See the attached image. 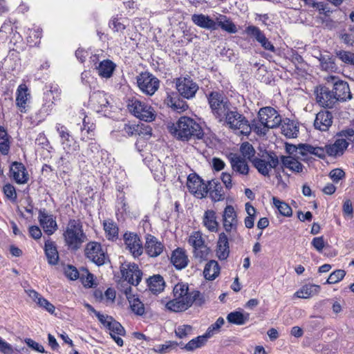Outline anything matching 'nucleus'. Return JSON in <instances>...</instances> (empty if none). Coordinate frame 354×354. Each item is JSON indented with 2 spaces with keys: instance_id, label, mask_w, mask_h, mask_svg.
Masks as SVG:
<instances>
[{
  "instance_id": "f257e3e1",
  "label": "nucleus",
  "mask_w": 354,
  "mask_h": 354,
  "mask_svg": "<svg viewBox=\"0 0 354 354\" xmlns=\"http://www.w3.org/2000/svg\"><path fill=\"white\" fill-rule=\"evenodd\" d=\"M174 299L167 302L165 307L172 312H183L191 307L203 306L207 298L196 290H189V286L185 283H178L173 289Z\"/></svg>"
},
{
  "instance_id": "f03ea898",
  "label": "nucleus",
  "mask_w": 354,
  "mask_h": 354,
  "mask_svg": "<svg viewBox=\"0 0 354 354\" xmlns=\"http://www.w3.org/2000/svg\"><path fill=\"white\" fill-rule=\"evenodd\" d=\"M165 126L171 135L183 141L192 138L201 139L204 135L200 124L187 116L180 117L176 123L168 122Z\"/></svg>"
},
{
  "instance_id": "7ed1b4c3",
  "label": "nucleus",
  "mask_w": 354,
  "mask_h": 354,
  "mask_svg": "<svg viewBox=\"0 0 354 354\" xmlns=\"http://www.w3.org/2000/svg\"><path fill=\"white\" fill-rule=\"evenodd\" d=\"M228 129L241 134L248 135L252 130L250 122L243 113L233 105L227 110L226 113L218 120Z\"/></svg>"
},
{
  "instance_id": "20e7f679",
  "label": "nucleus",
  "mask_w": 354,
  "mask_h": 354,
  "mask_svg": "<svg viewBox=\"0 0 354 354\" xmlns=\"http://www.w3.org/2000/svg\"><path fill=\"white\" fill-rule=\"evenodd\" d=\"M65 245L68 249L77 251L86 240V236L80 221L70 219L63 233Z\"/></svg>"
},
{
  "instance_id": "39448f33",
  "label": "nucleus",
  "mask_w": 354,
  "mask_h": 354,
  "mask_svg": "<svg viewBox=\"0 0 354 354\" xmlns=\"http://www.w3.org/2000/svg\"><path fill=\"white\" fill-rule=\"evenodd\" d=\"M252 164L258 172L263 176L269 177L272 169H276L279 164V159L275 152L265 151L262 154L252 160Z\"/></svg>"
},
{
  "instance_id": "423d86ee",
  "label": "nucleus",
  "mask_w": 354,
  "mask_h": 354,
  "mask_svg": "<svg viewBox=\"0 0 354 354\" xmlns=\"http://www.w3.org/2000/svg\"><path fill=\"white\" fill-rule=\"evenodd\" d=\"M211 112L217 121L232 104L222 91H213L206 95Z\"/></svg>"
},
{
  "instance_id": "0eeeda50",
  "label": "nucleus",
  "mask_w": 354,
  "mask_h": 354,
  "mask_svg": "<svg viewBox=\"0 0 354 354\" xmlns=\"http://www.w3.org/2000/svg\"><path fill=\"white\" fill-rule=\"evenodd\" d=\"M188 243L193 247V252L196 258L200 260L207 259L209 249L205 244L203 234L201 232H193L189 237Z\"/></svg>"
},
{
  "instance_id": "6e6552de",
  "label": "nucleus",
  "mask_w": 354,
  "mask_h": 354,
  "mask_svg": "<svg viewBox=\"0 0 354 354\" xmlns=\"http://www.w3.org/2000/svg\"><path fill=\"white\" fill-rule=\"evenodd\" d=\"M84 253L87 259L98 266L104 265L108 259V256L102 250L101 244L96 241L88 243L86 245Z\"/></svg>"
},
{
  "instance_id": "1a4fd4ad",
  "label": "nucleus",
  "mask_w": 354,
  "mask_h": 354,
  "mask_svg": "<svg viewBox=\"0 0 354 354\" xmlns=\"http://www.w3.org/2000/svg\"><path fill=\"white\" fill-rule=\"evenodd\" d=\"M259 118L261 124L267 129L276 128L281 124V117L273 108L266 106L259 111Z\"/></svg>"
},
{
  "instance_id": "9d476101",
  "label": "nucleus",
  "mask_w": 354,
  "mask_h": 354,
  "mask_svg": "<svg viewBox=\"0 0 354 354\" xmlns=\"http://www.w3.org/2000/svg\"><path fill=\"white\" fill-rule=\"evenodd\" d=\"M55 129L59 134L61 145L67 153H70L79 150V145L73 138L70 131L66 126L60 123H57L55 125Z\"/></svg>"
},
{
  "instance_id": "9b49d317",
  "label": "nucleus",
  "mask_w": 354,
  "mask_h": 354,
  "mask_svg": "<svg viewBox=\"0 0 354 354\" xmlns=\"http://www.w3.org/2000/svg\"><path fill=\"white\" fill-rule=\"evenodd\" d=\"M176 88L180 95L187 100L195 97L199 86L190 77H181L176 80Z\"/></svg>"
},
{
  "instance_id": "f8f14e48",
  "label": "nucleus",
  "mask_w": 354,
  "mask_h": 354,
  "mask_svg": "<svg viewBox=\"0 0 354 354\" xmlns=\"http://www.w3.org/2000/svg\"><path fill=\"white\" fill-rule=\"evenodd\" d=\"M187 187L190 193L198 198L205 197L208 193V186L196 174H191L188 176Z\"/></svg>"
},
{
  "instance_id": "ddd939ff",
  "label": "nucleus",
  "mask_w": 354,
  "mask_h": 354,
  "mask_svg": "<svg viewBox=\"0 0 354 354\" xmlns=\"http://www.w3.org/2000/svg\"><path fill=\"white\" fill-rule=\"evenodd\" d=\"M128 109L136 118L145 122L155 120V116L151 111V107L142 103L140 101L132 100L128 104Z\"/></svg>"
},
{
  "instance_id": "4468645a",
  "label": "nucleus",
  "mask_w": 354,
  "mask_h": 354,
  "mask_svg": "<svg viewBox=\"0 0 354 354\" xmlns=\"http://www.w3.org/2000/svg\"><path fill=\"white\" fill-rule=\"evenodd\" d=\"M327 82H331L333 84L334 95L337 101H346L352 98L350 88L346 82L338 80L335 76L328 77Z\"/></svg>"
},
{
  "instance_id": "2eb2a0df",
  "label": "nucleus",
  "mask_w": 354,
  "mask_h": 354,
  "mask_svg": "<svg viewBox=\"0 0 354 354\" xmlns=\"http://www.w3.org/2000/svg\"><path fill=\"white\" fill-rule=\"evenodd\" d=\"M9 176L19 185L26 184L29 180V175L25 165L15 161L10 166Z\"/></svg>"
},
{
  "instance_id": "dca6fc26",
  "label": "nucleus",
  "mask_w": 354,
  "mask_h": 354,
  "mask_svg": "<svg viewBox=\"0 0 354 354\" xmlns=\"http://www.w3.org/2000/svg\"><path fill=\"white\" fill-rule=\"evenodd\" d=\"M127 249L134 257H138L143 252V247L140 237L133 232H127L123 235Z\"/></svg>"
},
{
  "instance_id": "f3484780",
  "label": "nucleus",
  "mask_w": 354,
  "mask_h": 354,
  "mask_svg": "<svg viewBox=\"0 0 354 354\" xmlns=\"http://www.w3.org/2000/svg\"><path fill=\"white\" fill-rule=\"evenodd\" d=\"M223 225L227 233L236 232L238 225L236 213L232 205H227L223 214Z\"/></svg>"
},
{
  "instance_id": "a211bd4d",
  "label": "nucleus",
  "mask_w": 354,
  "mask_h": 354,
  "mask_svg": "<svg viewBox=\"0 0 354 354\" xmlns=\"http://www.w3.org/2000/svg\"><path fill=\"white\" fill-rule=\"evenodd\" d=\"M317 103L323 107L331 109L337 102L333 92L326 86H321L316 91Z\"/></svg>"
},
{
  "instance_id": "6ab92c4d",
  "label": "nucleus",
  "mask_w": 354,
  "mask_h": 354,
  "mask_svg": "<svg viewBox=\"0 0 354 354\" xmlns=\"http://www.w3.org/2000/svg\"><path fill=\"white\" fill-rule=\"evenodd\" d=\"M121 274L122 278L128 282V283L137 286L141 281L142 273L136 263H130L127 266V268L122 267L121 268Z\"/></svg>"
},
{
  "instance_id": "aec40b11",
  "label": "nucleus",
  "mask_w": 354,
  "mask_h": 354,
  "mask_svg": "<svg viewBox=\"0 0 354 354\" xmlns=\"http://www.w3.org/2000/svg\"><path fill=\"white\" fill-rule=\"evenodd\" d=\"M137 83L140 89L147 95H152L155 93V80L152 74L141 73L137 77Z\"/></svg>"
},
{
  "instance_id": "412c9836",
  "label": "nucleus",
  "mask_w": 354,
  "mask_h": 354,
  "mask_svg": "<svg viewBox=\"0 0 354 354\" xmlns=\"http://www.w3.org/2000/svg\"><path fill=\"white\" fill-rule=\"evenodd\" d=\"M245 32L248 35L254 37L265 50L271 52L275 51L273 44L266 37L264 33L258 27L249 26L246 28Z\"/></svg>"
},
{
  "instance_id": "4be33fe9",
  "label": "nucleus",
  "mask_w": 354,
  "mask_h": 354,
  "mask_svg": "<svg viewBox=\"0 0 354 354\" xmlns=\"http://www.w3.org/2000/svg\"><path fill=\"white\" fill-rule=\"evenodd\" d=\"M39 221L44 232L48 235L53 234L57 229L53 216L48 214L45 209H39Z\"/></svg>"
},
{
  "instance_id": "5701e85b",
  "label": "nucleus",
  "mask_w": 354,
  "mask_h": 354,
  "mask_svg": "<svg viewBox=\"0 0 354 354\" xmlns=\"http://www.w3.org/2000/svg\"><path fill=\"white\" fill-rule=\"evenodd\" d=\"M230 162L233 171L240 175L247 176L249 174V165L244 158L237 154H231Z\"/></svg>"
},
{
  "instance_id": "b1692460",
  "label": "nucleus",
  "mask_w": 354,
  "mask_h": 354,
  "mask_svg": "<svg viewBox=\"0 0 354 354\" xmlns=\"http://www.w3.org/2000/svg\"><path fill=\"white\" fill-rule=\"evenodd\" d=\"M348 146V142L344 138L337 139L332 145H326L324 148L325 149V155L328 154L329 156H340Z\"/></svg>"
},
{
  "instance_id": "393cba45",
  "label": "nucleus",
  "mask_w": 354,
  "mask_h": 354,
  "mask_svg": "<svg viewBox=\"0 0 354 354\" xmlns=\"http://www.w3.org/2000/svg\"><path fill=\"white\" fill-rule=\"evenodd\" d=\"M332 123L333 116L331 113L328 111H322L316 115L314 127L317 129L326 131L331 126Z\"/></svg>"
},
{
  "instance_id": "a878e982",
  "label": "nucleus",
  "mask_w": 354,
  "mask_h": 354,
  "mask_svg": "<svg viewBox=\"0 0 354 354\" xmlns=\"http://www.w3.org/2000/svg\"><path fill=\"white\" fill-rule=\"evenodd\" d=\"M192 21L197 26L210 30H216V21L209 16L203 14H194L192 15Z\"/></svg>"
},
{
  "instance_id": "bb28decb",
  "label": "nucleus",
  "mask_w": 354,
  "mask_h": 354,
  "mask_svg": "<svg viewBox=\"0 0 354 354\" xmlns=\"http://www.w3.org/2000/svg\"><path fill=\"white\" fill-rule=\"evenodd\" d=\"M216 256L220 260H225L230 254V246L227 236L221 232L219 234L216 245Z\"/></svg>"
},
{
  "instance_id": "cd10ccee",
  "label": "nucleus",
  "mask_w": 354,
  "mask_h": 354,
  "mask_svg": "<svg viewBox=\"0 0 354 354\" xmlns=\"http://www.w3.org/2000/svg\"><path fill=\"white\" fill-rule=\"evenodd\" d=\"M44 252L48 263L50 265L55 266L58 263L59 257L56 244L54 241L47 240L44 245Z\"/></svg>"
},
{
  "instance_id": "c85d7f7f",
  "label": "nucleus",
  "mask_w": 354,
  "mask_h": 354,
  "mask_svg": "<svg viewBox=\"0 0 354 354\" xmlns=\"http://www.w3.org/2000/svg\"><path fill=\"white\" fill-rule=\"evenodd\" d=\"M165 102L168 106L178 113L185 111L188 109L187 103L177 95L173 96L168 95Z\"/></svg>"
},
{
  "instance_id": "c756f323",
  "label": "nucleus",
  "mask_w": 354,
  "mask_h": 354,
  "mask_svg": "<svg viewBox=\"0 0 354 354\" xmlns=\"http://www.w3.org/2000/svg\"><path fill=\"white\" fill-rule=\"evenodd\" d=\"M320 286L315 284H306L299 289L295 294L294 297L301 299H308L317 295L320 291Z\"/></svg>"
},
{
  "instance_id": "7c9ffc66",
  "label": "nucleus",
  "mask_w": 354,
  "mask_h": 354,
  "mask_svg": "<svg viewBox=\"0 0 354 354\" xmlns=\"http://www.w3.org/2000/svg\"><path fill=\"white\" fill-rule=\"evenodd\" d=\"M171 261L176 269L181 270L187 266L189 260L185 252L178 248L173 252Z\"/></svg>"
},
{
  "instance_id": "2f4dec72",
  "label": "nucleus",
  "mask_w": 354,
  "mask_h": 354,
  "mask_svg": "<svg viewBox=\"0 0 354 354\" xmlns=\"http://www.w3.org/2000/svg\"><path fill=\"white\" fill-rule=\"evenodd\" d=\"M299 154L302 156L308 154L315 155L320 158H325V149L323 147H313L308 144L299 145Z\"/></svg>"
},
{
  "instance_id": "473e14b6",
  "label": "nucleus",
  "mask_w": 354,
  "mask_h": 354,
  "mask_svg": "<svg viewBox=\"0 0 354 354\" xmlns=\"http://www.w3.org/2000/svg\"><path fill=\"white\" fill-rule=\"evenodd\" d=\"M131 287L129 286L125 288L124 294L130 303L132 311L138 315H142L145 312L144 305L139 299L134 298V296L131 294Z\"/></svg>"
},
{
  "instance_id": "72a5a7b5",
  "label": "nucleus",
  "mask_w": 354,
  "mask_h": 354,
  "mask_svg": "<svg viewBox=\"0 0 354 354\" xmlns=\"http://www.w3.org/2000/svg\"><path fill=\"white\" fill-rule=\"evenodd\" d=\"M203 224L209 232H217L218 223L216 212L212 209L206 210L203 217Z\"/></svg>"
},
{
  "instance_id": "f704fd0d",
  "label": "nucleus",
  "mask_w": 354,
  "mask_h": 354,
  "mask_svg": "<svg viewBox=\"0 0 354 354\" xmlns=\"http://www.w3.org/2000/svg\"><path fill=\"white\" fill-rule=\"evenodd\" d=\"M109 331L111 338L115 342V343L119 346H122L124 342L122 339L119 336H124L126 331L121 324L115 319V321H113L112 323V326Z\"/></svg>"
},
{
  "instance_id": "c9c22d12",
  "label": "nucleus",
  "mask_w": 354,
  "mask_h": 354,
  "mask_svg": "<svg viewBox=\"0 0 354 354\" xmlns=\"http://www.w3.org/2000/svg\"><path fill=\"white\" fill-rule=\"evenodd\" d=\"M208 192L212 201L217 202L224 199V192L221 183L217 180L209 182Z\"/></svg>"
},
{
  "instance_id": "e433bc0d",
  "label": "nucleus",
  "mask_w": 354,
  "mask_h": 354,
  "mask_svg": "<svg viewBox=\"0 0 354 354\" xmlns=\"http://www.w3.org/2000/svg\"><path fill=\"white\" fill-rule=\"evenodd\" d=\"M115 64L110 59L102 61L96 67L98 75L104 78H110L115 68Z\"/></svg>"
},
{
  "instance_id": "4c0bfd02",
  "label": "nucleus",
  "mask_w": 354,
  "mask_h": 354,
  "mask_svg": "<svg viewBox=\"0 0 354 354\" xmlns=\"http://www.w3.org/2000/svg\"><path fill=\"white\" fill-rule=\"evenodd\" d=\"M215 21L216 24V29L220 27L222 30L229 33H235L237 31L235 24L225 15H220L216 17Z\"/></svg>"
},
{
  "instance_id": "58836bf2",
  "label": "nucleus",
  "mask_w": 354,
  "mask_h": 354,
  "mask_svg": "<svg viewBox=\"0 0 354 354\" xmlns=\"http://www.w3.org/2000/svg\"><path fill=\"white\" fill-rule=\"evenodd\" d=\"M220 273V266L217 261H209L205 266L203 274L206 279L214 280Z\"/></svg>"
},
{
  "instance_id": "ea45409f",
  "label": "nucleus",
  "mask_w": 354,
  "mask_h": 354,
  "mask_svg": "<svg viewBox=\"0 0 354 354\" xmlns=\"http://www.w3.org/2000/svg\"><path fill=\"white\" fill-rule=\"evenodd\" d=\"M281 161L283 166L292 171L300 173L303 170L302 164L292 156H281Z\"/></svg>"
},
{
  "instance_id": "a19ab883",
  "label": "nucleus",
  "mask_w": 354,
  "mask_h": 354,
  "mask_svg": "<svg viewBox=\"0 0 354 354\" xmlns=\"http://www.w3.org/2000/svg\"><path fill=\"white\" fill-rule=\"evenodd\" d=\"M249 313H243L241 311H233L227 316V322L235 325H243L249 320Z\"/></svg>"
},
{
  "instance_id": "79ce46f5",
  "label": "nucleus",
  "mask_w": 354,
  "mask_h": 354,
  "mask_svg": "<svg viewBox=\"0 0 354 354\" xmlns=\"http://www.w3.org/2000/svg\"><path fill=\"white\" fill-rule=\"evenodd\" d=\"M28 89L25 85H20L17 91L16 104L21 112H26V104L28 100Z\"/></svg>"
},
{
  "instance_id": "37998d69",
  "label": "nucleus",
  "mask_w": 354,
  "mask_h": 354,
  "mask_svg": "<svg viewBox=\"0 0 354 354\" xmlns=\"http://www.w3.org/2000/svg\"><path fill=\"white\" fill-rule=\"evenodd\" d=\"M298 132V127L294 122L290 119H286L281 124V133L287 138H295Z\"/></svg>"
},
{
  "instance_id": "c03bdc74",
  "label": "nucleus",
  "mask_w": 354,
  "mask_h": 354,
  "mask_svg": "<svg viewBox=\"0 0 354 354\" xmlns=\"http://www.w3.org/2000/svg\"><path fill=\"white\" fill-rule=\"evenodd\" d=\"M9 136L6 130L0 126V152L3 155H7L10 151Z\"/></svg>"
},
{
  "instance_id": "a18cd8bd",
  "label": "nucleus",
  "mask_w": 354,
  "mask_h": 354,
  "mask_svg": "<svg viewBox=\"0 0 354 354\" xmlns=\"http://www.w3.org/2000/svg\"><path fill=\"white\" fill-rule=\"evenodd\" d=\"M91 100L94 104H97L98 106L102 109L103 108L107 107V106L109 104L106 97V94L104 91H97L94 92L91 96Z\"/></svg>"
},
{
  "instance_id": "49530a36",
  "label": "nucleus",
  "mask_w": 354,
  "mask_h": 354,
  "mask_svg": "<svg viewBox=\"0 0 354 354\" xmlns=\"http://www.w3.org/2000/svg\"><path fill=\"white\" fill-rule=\"evenodd\" d=\"M240 151L244 159H248L252 162L257 156H255V149L253 146L248 142L242 143L240 147Z\"/></svg>"
},
{
  "instance_id": "de8ad7c7",
  "label": "nucleus",
  "mask_w": 354,
  "mask_h": 354,
  "mask_svg": "<svg viewBox=\"0 0 354 354\" xmlns=\"http://www.w3.org/2000/svg\"><path fill=\"white\" fill-rule=\"evenodd\" d=\"M272 201L281 214L285 216H290L292 215V208L286 203L281 201L276 197L272 198Z\"/></svg>"
},
{
  "instance_id": "09e8293b",
  "label": "nucleus",
  "mask_w": 354,
  "mask_h": 354,
  "mask_svg": "<svg viewBox=\"0 0 354 354\" xmlns=\"http://www.w3.org/2000/svg\"><path fill=\"white\" fill-rule=\"evenodd\" d=\"M207 337L205 336V335L198 336L196 338L192 339L190 340L185 346V348L187 351H192L195 350L196 348H201L203 345H205Z\"/></svg>"
},
{
  "instance_id": "8fccbe9b",
  "label": "nucleus",
  "mask_w": 354,
  "mask_h": 354,
  "mask_svg": "<svg viewBox=\"0 0 354 354\" xmlns=\"http://www.w3.org/2000/svg\"><path fill=\"white\" fill-rule=\"evenodd\" d=\"M104 229L109 240L113 241L118 239V227L114 223H104Z\"/></svg>"
},
{
  "instance_id": "3c124183",
  "label": "nucleus",
  "mask_w": 354,
  "mask_h": 354,
  "mask_svg": "<svg viewBox=\"0 0 354 354\" xmlns=\"http://www.w3.org/2000/svg\"><path fill=\"white\" fill-rule=\"evenodd\" d=\"M225 320L223 317H220L217 319L215 323L210 325L205 333L204 334L207 339L212 337L214 335L218 333L221 327L224 324Z\"/></svg>"
},
{
  "instance_id": "603ef678",
  "label": "nucleus",
  "mask_w": 354,
  "mask_h": 354,
  "mask_svg": "<svg viewBox=\"0 0 354 354\" xmlns=\"http://www.w3.org/2000/svg\"><path fill=\"white\" fill-rule=\"evenodd\" d=\"M79 279L85 287L91 288L93 285V274L86 268H82Z\"/></svg>"
},
{
  "instance_id": "864d4df0",
  "label": "nucleus",
  "mask_w": 354,
  "mask_h": 354,
  "mask_svg": "<svg viewBox=\"0 0 354 354\" xmlns=\"http://www.w3.org/2000/svg\"><path fill=\"white\" fill-rule=\"evenodd\" d=\"M337 57L344 63L349 65H354V53L350 51L338 50L336 52Z\"/></svg>"
},
{
  "instance_id": "5fc2aeb1",
  "label": "nucleus",
  "mask_w": 354,
  "mask_h": 354,
  "mask_svg": "<svg viewBox=\"0 0 354 354\" xmlns=\"http://www.w3.org/2000/svg\"><path fill=\"white\" fill-rule=\"evenodd\" d=\"M345 275L346 272L344 270H336L329 275L326 283L334 284L338 283L343 279Z\"/></svg>"
},
{
  "instance_id": "6e6d98bb",
  "label": "nucleus",
  "mask_w": 354,
  "mask_h": 354,
  "mask_svg": "<svg viewBox=\"0 0 354 354\" xmlns=\"http://www.w3.org/2000/svg\"><path fill=\"white\" fill-rule=\"evenodd\" d=\"M145 250L149 256L155 257V236L149 234L146 236Z\"/></svg>"
},
{
  "instance_id": "4d7b16f0",
  "label": "nucleus",
  "mask_w": 354,
  "mask_h": 354,
  "mask_svg": "<svg viewBox=\"0 0 354 354\" xmlns=\"http://www.w3.org/2000/svg\"><path fill=\"white\" fill-rule=\"evenodd\" d=\"M321 66L324 70H332L335 67V63L329 55H320L319 58Z\"/></svg>"
},
{
  "instance_id": "13d9d810",
  "label": "nucleus",
  "mask_w": 354,
  "mask_h": 354,
  "mask_svg": "<svg viewBox=\"0 0 354 354\" xmlns=\"http://www.w3.org/2000/svg\"><path fill=\"white\" fill-rule=\"evenodd\" d=\"M64 274L66 277L69 279L76 280L79 279L81 272H80L75 266L72 265H68L64 268Z\"/></svg>"
},
{
  "instance_id": "bf43d9fd",
  "label": "nucleus",
  "mask_w": 354,
  "mask_h": 354,
  "mask_svg": "<svg viewBox=\"0 0 354 354\" xmlns=\"http://www.w3.org/2000/svg\"><path fill=\"white\" fill-rule=\"evenodd\" d=\"M3 193L6 196L12 201L17 200V192L15 187L10 183L6 184L3 187Z\"/></svg>"
},
{
  "instance_id": "052dcab7",
  "label": "nucleus",
  "mask_w": 354,
  "mask_h": 354,
  "mask_svg": "<svg viewBox=\"0 0 354 354\" xmlns=\"http://www.w3.org/2000/svg\"><path fill=\"white\" fill-rule=\"evenodd\" d=\"M138 136L145 139L150 138L152 136V128L149 124L140 123Z\"/></svg>"
},
{
  "instance_id": "680f3d73",
  "label": "nucleus",
  "mask_w": 354,
  "mask_h": 354,
  "mask_svg": "<svg viewBox=\"0 0 354 354\" xmlns=\"http://www.w3.org/2000/svg\"><path fill=\"white\" fill-rule=\"evenodd\" d=\"M192 331V327L189 325H182L177 327L175 330L176 335L179 338H184L188 335L191 334Z\"/></svg>"
},
{
  "instance_id": "e2e57ef3",
  "label": "nucleus",
  "mask_w": 354,
  "mask_h": 354,
  "mask_svg": "<svg viewBox=\"0 0 354 354\" xmlns=\"http://www.w3.org/2000/svg\"><path fill=\"white\" fill-rule=\"evenodd\" d=\"M37 304L40 306L44 308L46 311L50 313V314H53L55 310V306L50 303L45 298H39L38 301H37Z\"/></svg>"
},
{
  "instance_id": "0e129e2a",
  "label": "nucleus",
  "mask_w": 354,
  "mask_h": 354,
  "mask_svg": "<svg viewBox=\"0 0 354 354\" xmlns=\"http://www.w3.org/2000/svg\"><path fill=\"white\" fill-rule=\"evenodd\" d=\"M25 342L30 348H31L32 350L35 351H37L41 353H46L42 345L39 344V343L36 342L35 341L30 338H26L25 339Z\"/></svg>"
},
{
  "instance_id": "69168bd1",
  "label": "nucleus",
  "mask_w": 354,
  "mask_h": 354,
  "mask_svg": "<svg viewBox=\"0 0 354 354\" xmlns=\"http://www.w3.org/2000/svg\"><path fill=\"white\" fill-rule=\"evenodd\" d=\"M313 248L319 252H322L325 247V241L323 236H317L313 238L311 242Z\"/></svg>"
},
{
  "instance_id": "338daca9",
  "label": "nucleus",
  "mask_w": 354,
  "mask_h": 354,
  "mask_svg": "<svg viewBox=\"0 0 354 354\" xmlns=\"http://www.w3.org/2000/svg\"><path fill=\"white\" fill-rule=\"evenodd\" d=\"M109 27L115 32H122L125 29V26L120 21L118 18L114 17L109 22Z\"/></svg>"
},
{
  "instance_id": "774afa93",
  "label": "nucleus",
  "mask_w": 354,
  "mask_h": 354,
  "mask_svg": "<svg viewBox=\"0 0 354 354\" xmlns=\"http://www.w3.org/2000/svg\"><path fill=\"white\" fill-rule=\"evenodd\" d=\"M329 176L335 183H337L345 176V172L342 169L337 168L330 171Z\"/></svg>"
}]
</instances>
